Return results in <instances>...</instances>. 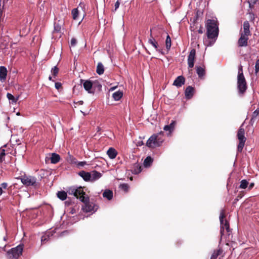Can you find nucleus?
<instances>
[{"instance_id": "1", "label": "nucleus", "mask_w": 259, "mask_h": 259, "mask_svg": "<svg viewBox=\"0 0 259 259\" xmlns=\"http://www.w3.org/2000/svg\"><path fill=\"white\" fill-rule=\"evenodd\" d=\"M219 24L217 20L208 19L206 23L207 36L215 41L219 35Z\"/></svg>"}, {"instance_id": "2", "label": "nucleus", "mask_w": 259, "mask_h": 259, "mask_svg": "<svg viewBox=\"0 0 259 259\" xmlns=\"http://www.w3.org/2000/svg\"><path fill=\"white\" fill-rule=\"evenodd\" d=\"M237 90L240 95H243L247 88L246 81L243 73L242 66L240 65L238 69L237 75Z\"/></svg>"}, {"instance_id": "3", "label": "nucleus", "mask_w": 259, "mask_h": 259, "mask_svg": "<svg viewBox=\"0 0 259 259\" xmlns=\"http://www.w3.org/2000/svg\"><path fill=\"white\" fill-rule=\"evenodd\" d=\"M225 217V212L224 210H222L220 213V221L221 223V230L220 233L221 235V238H222L225 235V231L228 234V239H230V236L231 235V230L229 227V222L225 220V222L224 221V218Z\"/></svg>"}, {"instance_id": "4", "label": "nucleus", "mask_w": 259, "mask_h": 259, "mask_svg": "<svg viewBox=\"0 0 259 259\" xmlns=\"http://www.w3.org/2000/svg\"><path fill=\"white\" fill-rule=\"evenodd\" d=\"M80 82L82 83L84 90L89 94H94L96 88L99 90H101L102 88V85L98 81L92 82L90 80L81 79Z\"/></svg>"}, {"instance_id": "5", "label": "nucleus", "mask_w": 259, "mask_h": 259, "mask_svg": "<svg viewBox=\"0 0 259 259\" xmlns=\"http://www.w3.org/2000/svg\"><path fill=\"white\" fill-rule=\"evenodd\" d=\"M23 249V245L19 244L14 248H12L7 252V256L9 259H18L22 254Z\"/></svg>"}, {"instance_id": "6", "label": "nucleus", "mask_w": 259, "mask_h": 259, "mask_svg": "<svg viewBox=\"0 0 259 259\" xmlns=\"http://www.w3.org/2000/svg\"><path fill=\"white\" fill-rule=\"evenodd\" d=\"M245 131L242 126L240 127L237 133V138L239 141L237 151L238 152H241L244 146L245 142L246 141V138L245 137Z\"/></svg>"}, {"instance_id": "7", "label": "nucleus", "mask_w": 259, "mask_h": 259, "mask_svg": "<svg viewBox=\"0 0 259 259\" xmlns=\"http://www.w3.org/2000/svg\"><path fill=\"white\" fill-rule=\"evenodd\" d=\"M80 200L84 203V205L82 206V209L84 211L87 212H90L95 211L94 207L95 206L93 203L89 202V198L85 196H82L80 197Z\"/></svg>"}, {"instance_id": "8", "label": "nucleus", "mask_w": 259, "mask_h": 259, "mask_svg": "<svg viewBox=\"0 0 259 259\" xmlns=\"http://www.w3.org/2000/svg\"><path fill=\"white\" fill-rule=\"evenodd\" d=\"M22 184L26 186H36V179L34 177L24 176L21 178Z\"/></svg>"}, {"instance_id": "9", "label": "nucleus", "mask_w": 259, "mask_h": 259, "mask_svg": "<svg viewBox=\"0 0 259 259\" xmlns=\"http://www.w3.org/2000/svg\"><path fill=\"white\" fill-rule=\"evenodd\" d=\"M68 193L69 194H71L75 196L77 198L80 199V197L82 196H85V193L83 192V190L82 187H70L68 190Z\"/></svg>"}, {"instance_id": "10", "label": "nucleus", "mask_w": 259, "mask_h": 259, "mask_svg": "<svg viewBox=\"0 0 259 259\" xmlns=\"http://www.w3.org/2000/svg\"><path fill=\"white\" fill-rule=\"evenodd\" d=\"M163 140H160V143H158L157 140V135H153L147 140L146 145L150 148H153L155 147H158L161 145L163 142Z\"/></svg>"}, {"instance_id": "11", "label": "nucleus", "mask_w": 259, "mask_h": 259, "mask_svg": "<svg viewBox=\"0 0 259 259\" xmlns=\"http://www.w3.org/2000/svg\"><path fill=\"white\" fill-rule=\"evenodd\" d=\"M196 56V50L194 49L191 50L188 56V67L192 68L194 65V60Z\"/></svg>"}, {"instance_id": "12", "label": "nucleus", "mask_w": 259, "mask_h": 259, "mask_svg": "<svg viewBox=\"0 0 259 259\" xmlns=\"http://www.w3.org/2000/svg\"><path fill=\"white\" fill-rule=\"evenodd\" d=\"M249 35H245L241 34V36L238 40V45L240 47H246L248 45Z\"/></svg>"}, {"instance_id": "13", "label": "nucleus", "mask_w": 259, "mask_h": 259, "mask_svg": "<svg viewBox=\"0 0 259 259\" xmlns=\"http://www.w3.org/2000/svg\"><path fill=\"white\" fill-rule=\"evenodd\" d=\"M185 82V79L184 76L181 75L178 76L174 80L173 85L177 87V88L181 87L184 84Z\"/></svg>"}, {"instance_id": "14", "label": "nucleus", "mask_w": 259, "mask_h": 259, "mask_svg": "<svg viewBox=\"0 0 259 259\" xmlns=\"http://www.w3.org/2000/svg\"><path fill=\"white\" fill-rule=\"evenodd\" d=\"M148 43L151 45L159 52L162 53L160 50H158V43L152 34V29H150V34L148 39Z\"/></svg>"}, {"instance_id": "15", "label": "nucleus", "mask_w": 259, "mask_h": 259, "mask_svg": "<svg viewBox=\"0 0 259 259\" xmlns=\"http://www.w3.org/2000/svg\"><path fill=\"white\" fill-rule=\"evenodd\" d=\"M194 92V89L191 86H188L186 88L185 91V97L187 99H190L192 98Z\"/></svg>"}, {"instance_id": "16", "label": "nucleus", "mask_w": 259, "mask_h": 259, "mask_svg": "<svg viewBox=\"0 0 259 259\" xmlns=\"http://www.w3.org/2000/svg\"><path fill=\"white\" fill-rule=\"evenodd\" d=\"M7 70L5 66L0 67V81L4 82L6 79Z\"/></svg>"}, {"instance_id": "17", "label": "nucleus", "mask_w": 259, "mask_h": 259, "mask_svg": "<svg viewBox=\"0 0 259 259\" xmlns=\"http://www.w3.org/2000/svg\"><path fill=\"white\" fill-rule=\"evenodd\" d=\"M56 230V229H54L53 230L51 231L48 232L47 233H46L45 235L42 236L41 238V243H45L46 242L48 241L50 237H52L53 235V233H55L54 231Z\"/></svg>"}, {"instance_id": "18", "label": "nucleus", "mask_w": 259, "mask_h": 259, "mask_svg": "<svg viewBox=\"0 0 259 259\" xmlns=\"http://www.w3.org/2000/svg\"><path fill=\"white\" fill-rule=\"evenodd\" d=\"M90 176L91 182H94L100 179L102 177V174L96 170H93L90 172Z\"/></svg>"}, {"instance_id": "19", "label": "nucleus", "mask_w": 259, "mask_h": 259, "mask_svg": "<svg viewBox=\"0 0 259 259\" xmlns=\"http://www.w3.org/2000/svg\"><path fill=\"white\" fill-rule=\"evenodd\" d=\"M78 175L80 176L84 181L86 182L91 181L90 172L82 170L78 172Z\"/></svg>"}, {"instance_id": "20", "label": "nucleus", "mask_w": 259, "mask_h": 259, "mask_svg": "<svg viewBox=\"0 0 259 259\" xmlns=\"http://www.w3.org/2000/svg\"><path fill=\"white\" fill-rule=\"evenodd\" d=\"M249 27L250 25L248 21H244L243 23V32L241 34H244L245 35H249L250 34Z\"/></svg>"}, {"instance_id": "21", "label": "nucleus", "mask_w": 259, "mask_h": 259, "mask_svg": "<svg viewBox=\"0 0 259 259\" xmlns=\"http://www.w3.org/2000/svg\"><path fill=\"white\" fill-rule=\"evenodd\" d=\"M107 154L108 156V157L110 158V159H114L116 156H117V152L116 151V150L113 148H110L107 152Z\"/></svg>"}, {"instance_id": "22", "label": "nucleus", "mask_w": 259, "mask_h": 259, "mask_svg": "<svg viewBox=\"0 0 259 259\" xmlns=\"http://www.w3.org/2000/svg\"><path fill=\"white\" fill-rule=\"evenodd\" d=\"M7 97L9 100L10 103L12 104H16L19 99V96L15 97L12 94L9 93H7Z\"/></svg>"}, {"instance_id": "23", "label": "nucleus", "mask_w": 259, "mask_h": 259, "mask_svg": "<svg viewBox=\"0 0 259 259\" xmlns=\"http://www.w3.org/2000/svg\"><path fill=\"white\" fill-rule=\"evenodd\" d=\"M51 162L53 164L58 163L60 160V156L59 154L56 153H53L50 158Z\"/></svg>"}, {"instance_id": "24", "label": "nucleus", "mask_w": 259, "mask_h": 259, "mask_svg": "<svg viewBox=\"0 0 259 259\" xmlns=\"http://www.w3.org/2000/svg\"><path fill=\"white\" fill-rule=\"evenodd\" d=\"M62 22L58 21V22H55L54 24V32H60L61 30V26Z\"/></svg>"}, {"instance_id": "25", "label": "nucleus", "mask_w": 259, "mask_h": 259, "mask_svg": "<svg viewBox=\"0 0 259 259\" xmlns=\"http://www.w3.org/2000/svg\"><path fill=\"white\" fill-rule=\"evenodd\" d=\"M103 196L110 200L113 198V192L110 190H106L103 193Z\"/></svg>"}, {"instance_id": "26", "label": "nucleus", "mask_w": 259, "mask_h": 259, "mask_svg": "<svg viewBox=\"0 0 259 259\" xmlns=\"http://www.w3.org/2000/svg\"><path fill=\"white\" fill-rule=\"evenodd\" d=\"M104 71V67L101 62L98 63L96 72L99 75L103 74Z\"/></svg>"}, {"instance_id": "27", "label": "nucleus", "mask_w": 259, "mask_h": 259, "mask_svg": "<svg viewBox=\"0 0 259 259\" xmlns=\"http://www.w3.org/2000/svg\"><path fill=\"white\" fill-rule=\"evenodd\" d=\"M142 170L141 166L138 163H135L133 167V169L132 170V172L134 174H138Z\"/></svg>"}, {"instance_id": "28", "label": "nucleus", "mask_w": 259, "mask_h": 259, "mask_svg": "<svg viewBox=\"0 0 259 259\" xmlns=\"http://www.w3.org/2000/svg\"><path fill=\"white\" fill-rule=\"evenodd\" d=\"M67 160L69 163L74 164H76L77 163V161L76 159L73 156L71 155L70 154L69 152L68 153V156L67 157Z\"/></svg>"}, {"instance_id": "29", "label": "nucleus", "mask_w": 259, "mask_h": 259, "mask_svg": "<svg viewBox=\"0 0 259 259\" xmlns=\"http://www.w3.org/2000/svg\"><path fill=\"white\" fill-rule=\"evenodd\" d=\"M122 96H123L122 92L118 91L114 92L113 94L112 97L115 101H118L121 98Z\"/></svg>"}, {"instance_id": "30", "label": "nucleus", "mask_w": 259, "mask_h": 259, "mask_svg": "<svg viewBox=\"0 0 259 259\" xmlns=\"http://www.w3.org/2000/svg\"><path fill=\"white\" fill-rule=\"evenodd\" d=\"M67 193L65 191H59L57 193V197L61 200H64L67 198Z\"/></svg>"}, {"instance_id": "31", "label": "nucleus", "mask_w": 259, "mask_h": 259, "mask_svg": "<svg viewBox=\"0 0 259 259\" xmlns=\"http://www.w3.org/2000/svg\"><path fill=\"white\" fill-rule=\"evenodd\" d=\"M223 252V250L221 248L214 250L211 256L210 259H216L217 257L221 255Z\"/></svg>"}, {"instance_id": "32", "label": "nucleus", "mask_w": 259, "mask_h": 259, "mask_svg": "<svg viewBox=\"0 0 259 259\" xmlns=\"http://www.w3.org/2000/svg\"><path fill=\"white\" fill-rule=\"evenodd\" d=\"M6 145H4V147L0 148V163L2 162L3 160L5 159V156L6 155V151L4 148V147H6Z\"/></svg>"}, {"instance_id": "33", "label": "nucleus", "mask_w": 259, "mask_h": 259, "mask_svg": "<svg viewBox=\"0 0 259 259\" xmlns=\"http://www.w3.org/2000/svg\"><path fill=\"white\" fill-rule=\"evenodd\" d=\"M196 72L199 77H202L205 74L204 69L201 67H197Z\"/></svg>"}, {"instance_id": "34", "label": "nucleus", "mask_w": 259, "mask_h": 259, "mask_svg": "<svg viewBox=\"0 0 259 259\" xmlns=\"http://www.w3.org/2000/svg\"><path fill=\"white\" fill-rule=\"evenodd\" d=\"M152 158L150 157V156H148L147 157L145 160H144V165L145 167H147V166H149L152 162Z\"/></svg>"}, {"instance_id": "35", "label": "nucleus", "mask_w": 259, "mask_h": 259, "mask_svg": "<svg viewBox=\"0 0 259 259\" xmlns=\"http://www.w3.org/2000/svg\"><path fill=\"white\" fill-rule=\"evenodd\" d=\"M72 18L73 20H77L78 16V11L77 8L73 9L71 11Z\"/></svg>"}, {"instance_id": "36", "label": "nucleus", "mask_w": 259, "mask_h": 259, "mask_svg": "<svg viewBox=\"0 0 259 259\" xmlns=\"http://www.w3.org/2000/svg\"><path fill=\"white\" fill-rule=\"evenodd\" d=\"M171 39L169 35H167L166 36V40H165V46L166 49L168 50L170 49L171 47Z\"/></svg>"}, {"instance_id": "37", "label": "nucleus", "mask_w": 259, "mask_h": 259, "mask_svg": "<svg viewBox=\"0 0 259 259\" xmlns=\"http://www.w3.org/2000/svg\"><path fill=\"white\" fill-rule=\"evenodd\" d=\"M248 185V182L246 180H242L240 182L239 188L241 189H245Z\"/></svg>"}, {"instance_id": "38", "label": "nucleus", "mask_w": 259, "mask_h": 259, "mask_svg": "<svg viewBox=\"0 0 259 259\" xmlns=\"http://www.w3.org/2000/svg\"><path fill=\"white\" fill-rule=\"evenodd\" d=\"M86 165H88L86 161H77V163L76 164V166L79 168L83 167Z\"/></svg>"}, {"instance_id": "39", "label": "nucleus", "mask_w": 259, "mask_h": 259, "mask_svg": "<svg viewBox=\"0 0 259 259\" xmlns=\"http://www.w3.org/2000/svg\"><path fill=\"white\" fill-rule=\"evenodd\" d=\"M119 187L120 188H121L122 190L125 192L127 191L128 190V185L125 183L121 184Z\"/></svg>"}, {"instance_id": "40", "label": "nucleus", "mask_w": 259, "mask_h": 259, "mask_svg": "<svg viewBox=\"0 0 259 259\" xmlns=\"http://www.w3.org/2000/svg\"><path fill=\"white\" fill-rule=\"evenodd\" d=\"M58 68L56 66H55L52 69L51 72L52 74L55 76L58 74Z\"/></svg>"}, {"instance_id": "41", "label": "nucleus", "mask_w": 259, "mask_h": 259, "mask_svg": "<svg viewBox=\"0 0 259 259\" xmlns=\"http://www.w3.org/2000/svg\"><path fill=\"white\" fill-rule=\"evenodd\" d=\"M257 0H249L248 3L249 5V7L252 8L253 7L254 5L256 3Z\"/></svg>"}, {"instance_id": "42", "label": "nucleus", "mask_w": 259, "mask_h": 259, "mask_svg": "<svg viewBox=\"0 0 259 259\" xmlns=\"http://www.w3.org/2000/svg\"><path fill=\"white\" fill-rule=\"evenodd\" d=\"M163 130L165 131H168L169 134H170L173 131V130L171 129V127H170V126H169L168 125H165L163 127Z\"/></svg>"}, {"instance_id": "43", "label": "nucleus", "mask_w": 259, "mask_h": 259, "mask_svg": "<svg viewBox=\"0 0 259 259\" xmlns=\"http://www.w3.org/2000/svg\"><path fill=\"white\" fill-rule=\"evenodd\" d=\"M77 44L76 39L74 38H72L70 41V47H74Z\"/></svg>"}, {"instance_id": "44", "label": "nucleus", "mask_w": 259, "mask_h": 259, "mask_svg": "<svg viewBox=\"0 0 259 259\" xmlns=\"http://www.w3.org/2000/svg\"><path fill=\"white\" fill-rule=\"evenodd\" d=\"M259 114V107H258L253 112L252 114V116L255 118H256V117Z\"/></svg>"}, {"instance_id": "45", "label": "nucleus", "mask_w": 259, "mask_h": 259, "mask_svg": "<svg viewBox=\"0 0 259 259\" xmlns=\"http://www.w3.org/2000/svg\"><path fill=\"white\" fill-rule=\"evenodd\" d=\"M255 73H257L259 71V59H258L255 63Z\"/></svg>"}, {"instance_id": "46", "label": "nucleus", "mask_w": 259, "mask_h": 259, "mask_svg": "<svg viewBox=\"0 0 259 259\" xmlns=\"http://www.w3.org/2000/svg\"><path fill=\"white\" fill-rule=\"evenodd\" d=\"M175 124H176V121L172 120L171 123L169 124H168V125L170 126V127H171V129H172L174 130Z\"/></svg>"}, {"instance_id": "47", "label": "nucleus", "mask_w": 259, "mask_h": 259, "mask_svg": "<svg viewBox=\"0 0 259 259\" xmlns=\"http://www.w3.org/2000/svg\"><path fill=\"white\" fill-rule=\"evenodd\" d=\"M61 85L62 84L60 82H57L55 83V88L56 89H59L61 88Z\"/></svg>"}, {"instance_id": "48", "label": "nucleus", "mask_w": 259, "mask_h": 259, "mask_svg": "<svg viewBox=\"0 0 259 259\" xmlns=\"http://www.w3.org/2000/svg\"><path fill=\"white\" fill-rule=\"evenodd\" d=\"M7 186L8 184L5 182L1 184L0 187H2V189H6Z\"/></svg>"}, {"instance_id": "49", "label": "nucleus", "mask_w": 259, "mask_h": 259, "mask_svg": "<svg viewBox=\"0 0 259 259\" xmlns=\"http://www.w3.org/2000/svg\"><path fill=\"white\" fill-rule=\"evenodd\" d=\"M119 5H120V3H119V2L118 1H117L115 3L114 7H115V11L119 8Z\"/></svg>"}, {"instance_id": "50", "label": "nucleus", "mask_w": 259, "mask_h": 259, "mask_svg": "<svg viewBox=\"0 0 259 259\" xmlns=\"http://www.w3.org/2000/svg\"><path fill=\"white\" fill-rule=\"evenodd\" d=\"M255 117H253L252 116L250 120V123L251 124V125H253V124L254 123V122H255Z\"/></svg>"}, {"instance_id": "51", "label": "nucleus", "mask_w": 259, "mask_h": 259, "mask_svg": "<svg viewBox=\"0 0 259 259\" xmlns=\"http://www.w3.org/2000/svg\"><path fill=\"white\" fill-rule=\"evenodd\" d=\"M198 32L199 33H200V34L203 33V27L201 26H200L199 29L198 30Z\"/></svg>"}, {"instance_id": "52", "label": "nucleus", "mask_w": 259, "mask_h": 259, "mask_svg": "<svg viewBox=\"0 0 259 259\" xmlns=\"http://www.w3.org/2000/svg\"><path fill=\"white\" fill-rule=\"evenodd\" d=\"M254 183H250V184H249V185L248 189H249V190L251 189L254 187Z\"/></svg>"}, {"instance_id": "53", "label": "nucleus", "mask_w": 259, "mask_h": 259, "mask_svg": "<svg viewBox=\"0 0 259 259\" xmlns=\"http://www.w3.org/2000/svg\"><path fill=\"white\" fill-rule=\"evenodd\" d=\"M70 202H69L68 201H65V204H66V205L69 206V205H70Z\"/></svg>"}, {"instance_id": "54", "label": "nucleus", "mask_w": 259, "mask_h": 259, "mask_svg": "<svg viewBox=\"0 0 259 259\" xmlns=\"http://www.w3.org/2000/svg\"><path fill=\"white\" fill-rule=\"evenodd\" d=\"M3 189L2 187H0V196L3 194Z\"/></svg>"}, {"instance_id": "55", "label": "nucleus", "mask_w": 259, "mask_h": 259, "mask_svg": "<svg viewBox=\"0 0 259 259\" xmlns=\"http://www.w3.org/2000/svg\"><path fill=\"white\" fill-rule=\"evenodd\" d=\"M162 140V139H160L159 138H158V136L157 135V140L158 141V143H160V140Z\"/></svg>"}, {"instance_id": "56", "label": "nucleus", "mask_w": 259, "mask_h": 259, "mask_svg": "<svg viewBox=\"0 0 259 259\" xmlns=\"http://www.w3.org/2000/svg\"><path fill=\"white\" fill-rule=\"evenodd\" d=\"M78 103L79 105H82L83 103V102L82 101H78Z\"/></svg>"}, {"instance_id": "57", "label": "nucleus", "mask_w": 259, "mask_h": 259, "mask_svg": "<svg viewBox=\"0 0 259 259\" xmlns=\"http://www.w3.org/2000/svg\"><path fill=\"white\" fill-rule=\"evenodd\" d=\"M142 145H143V142H138V145L139 146H141Z\"/></svg>"}, {"instance_id": "58", "label": "nucleus", "mask_w": 259, "mask_h": 259, "mask_svg": "<svg viewBox=\"0 0 259 259\" xmlns=\"http://www.w3.org/2000/svg\"><path fill=\"white\" fill-rule=\"evenodd\" d=\"M49 79L50 80H52V77L50 76L49 77Z\"/></svg>"}, {"instance_id": "59", "label": "nucleus", "mask_w": 259, "mask_h": 259, "mask_svg": "<svg viewBox=\"0 0 259 259\" xmlns=\"http://www.w3.org/2000/svg\"><path fill=\"white\" fill-rule=\"evenodd\" d=\"M82 5H84V4H82V3H80L79 4V6H81Z\"/></svg>"}, {"instance_id": "60", "label": "nucleus", "mask_w": 259, "mask_h": 259, "mask_svg": "<svg viewBox=\"0 0 259 259\" xmlns=\"http://www.w3.org/2000/svg\"><path fill=\"white\" fill-rule=\"evenodd\" d=\"M250 15L254 16V14H253V13H250Z\"/></svg>"}, {"instance_id": "61", "label": "nucleus", "mask_w": 259, "mask_h": 259, "mask_svg": "<svg viewBox=\"0 0 259 259\" xmlns=\"http://www.w3.org/2000/svg\"><path fill=\"white\" fill-rule=\"evenodd\" d=\"M81 112L84 115V113L83 112V111H81Z\"/></svg>"}, {"instance_id": "62", "label": "nucleus", "mask_w": 259, "mask_h": 259, "mask_svg": "<svg viewBox=\"0 0 259 259\" xmlns=\"http://www.w3.org/2000/svg\"><path fill=\"white\" fill-rule=\"evenodd\" d=\"M1 2H2V0H0V3H1Z\"/></svg>"}]
</instances>
